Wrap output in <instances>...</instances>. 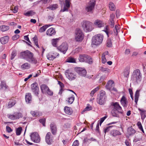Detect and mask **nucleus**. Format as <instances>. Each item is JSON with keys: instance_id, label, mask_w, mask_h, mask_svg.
Returning a JSON list of instances; mask_svg holds the SVG:
<instances>
[{"instance_id": "052dcab7", "label": "nucleus", "mask_w": 146, "mask_h": 146, "mask_svg": "<svg viewBox=\"0 0 146 146\" xmlns=\"http://www.w3.org/2000/svg\"><path fill=\"white\" fill-rule=\"evenodd\" d=\"M86 74V72L85 70L83 68H82V72L81 74H79L80 76H85Z\"/></svg>"}, {"instance_id": "37998d69", "label": "nucleus", "mask_w": 146, "mask_h": 146, "mask_svg": "<svg viewBox=\"0 0 146 146\" xmlns=\"http://www.w3.org/2000/svg\"><path fill=\"white\" fill-rule=\"evenodd\" d=\"M22 130V127H20L16 129V133L17 135H19L21 134V131Z\"/></svg>"}, {"instance_id": "0e129e2a", "label": "nucleus", "mask_w": 146, "mask_h": 146, "mask_svg": "<svg viewBox=\"0 0 146 146\" xmlns=\"http://www.w3.org/2000/svg\"><path fill=\"white\" fill-rule=\"evenodd\" d=\"M79 145V143L78 141L76 140L74 142L72 146H78Z\"/></svg>"}, {"instance_id": "473e14b6", "label": "nucleus", "mask_w": 146, "mask_h": 146, "mask_svg": "<svg viewBox=\"0 0 146 146\" xmlns=\"http://www.w3.org/2000/svg\"><path fill=\"white\" fill-rule=\"evenodd\" d=\"M9 29V26L3 25L0 27V30L2 31H5L8 30Z\"/></svg>"}, {"instance_id": "7c9ffc66", "label": "nucleus", "mask_w": 146, "mask_h": 146, "mask_svg": "<svg viewBox=\"0 0 146 146\" xmlns=\"http://www.w3.org/2000/svg\"><path fill=\"white\" fill-rule=\"evenodd\" d=\"M21 68L23 70L28 69L30 67V64L28 63H25L21 66Z\"/></svg>"}, {"instance_id": "f3484780", "label": "nucleus", "mask_w": 146, "mask_h": 146, "mask_svg": "<svg viewBox=\"0 0 146 146\" xmlns=\"http://www.w3.org/2000/svg\"><path fill=\"white\" fill-rule=\"evenodd\" d=\"M123 113V110L118 111L112 110L111 111V115L113 117H119V113L122 114Z\"/></svg>"}, {"instance_id": "1a4fd4ad", "label": "nucleus", "mask_w": 146, "mask_h": 146, "mask_svg": "<svg viewBox=\"0 0 146 146\" xmlns=\"http://www.w3.org/2000/svg\"><path fill=\"white\" fill-rule=\"evenodd\" d=\"M40 88L43 94H47L50 96H52L53 94L52 92L51 91L46 85L43 84L40 86Z\"/></svg>"}, {"instance_id": "c85d7f7f", "label": "nucleus", "mask_w": 146, "mask_h": 146, "mask_svg": "<svg viewBox=\"0 0 146 146\" xmlns=\"http://www.w3.org/2000/svg\"><path fill=\"white\" fill-rule=\"evenodd\" d=\"M55 78L57 80L58 82H64L65 80L63 78L62 75L60 74L59 75H56Z\"/></svg>"}, {"instance_id": "f03ea898", "label": "nucleus", "mask_w": 146, "mask_h": 146, "mask_svg": "<svg viewBox=\"0 0 146 146\" xmlns=\"http://www.w3.org/2000/svg\"><path fill=\"white\" fill-rule=\"evenodd\" d=\"M142 75L140 70L137 69L134 70L131 76V81L132 82H139L141 81Z\"/></svg>"}, {"instance_id": "e2e57ef3", "label": "nucleus", "mask_w": 146, "mask_h": 146, "mask_svg": "<svg viewBox=\"0 0 146 146\" xmlns=\"http://www.w3.org/2000/svg\"><path fill=\"white\" fill-rule=\"evenodd\" d=\"M67 8L65 6H64V7L63 8H62L61 10L60 11L61 12H64V11H68V8Z\"/></svg>"}, {"instance_id": "c03bdc74", "label": "nucleus", "mask_w": 146, "mask_h": 146, "mask_svg": "<svg viewBox=\"0 0 146 146\" xmlns=\"http://www.w3.org/2000/svg\"><path fill=\"white\" fill-rule=\"evenodd\" d=\"M114 83H107L106 86V88L108 90H110L112 87V85Z\"/></svg>"}, {"instance_id": "4be33fe9", "label": "nucleus", "mask_w": 146, "mask_h": 146, "mask_svg": "<svg viewBox=\"0 0 146 146\" xmlns=\"http://www.w3.org/2000/svg\"><path fill=\"white\" fill-rule=\"evenodd\" d=\"M56 33L55 30L53 28H51L48 29L46 32L47 35L49 36H52Z\"/></svg>"}, {"instance_id": "ea45409f", "label": "nucleus", "mask_w": 146, "mask_h": 146, "mask_svg": "<svg viewBox=\"0 0 146 146\" xmlns=\"http://www.w3.org/2000/svg\"><path fill=\"white\" fill-rule=\"evenodd\" d=\"M35 13L33 11H30L27 12L24 15L27 16H32L35 14Z\"/></svg>"}, {"instance_id": "a211bd4d", "label": "nucleus", "mask_w": 146, "mask_h": 146, "mask_svg": "<svg viewBox=\"0 0 146 146\" xmlns=\"http://www.w3.org/2000/svg\"><path fill=\"white\" fill-rule=\"evenodd\" d=\"M94 24L96 27L101 28L104 27L105 26V24L101 21L97 20L94 23Z\"/></svg>"}, {"instance_id": "b1692460", "label": "nucleus", "mask_w": 146, "mask_h": 146, "mask_svg": "<svg viewBox=\"0 0 146 146\" xmlns=\"http://www.w3.org/2000/svg\"><path fill=\"white\" fill-rule=\"evenodd\" d=\"M127 132L129 135L131 136L134 135L136 132V131L132 126H131L128 128Z\"/></svg>"}, {"instance_id": "2f4dec72", "label": "nucleus", "mask_w": 146, "mask_h": 146, "mask_svg": "<svg viewBox=\"0 0 146 146\" xmlns=\"http://www.w3.org/2000/svg\"><path fill=\"white\" fill-rule=\"evenodd\" d=\"M139 96V90H137L136 91L135 95V102L136 105L137 104V102L138 100Z\"/></svg>"}, {"instance_id": "6e6552de", "label": "nucleus", "mask_w": 146, "mask_h": 146, "mask_svg": "<svg viewBox=\"0 0 146 146\" xmlns=\"http://www.w3.org/2000/svg\"><path fill=\"white\" fill-rule=\"evenodd\" d=\"M96 1L94 0L90 1L85 8L86 11L88 12H92L94 8Z\"/></svg>"}, {"instance_id": "ddd939ff", "label": "nucleus", "mask_w": 146, "mask_h": 146, "mask_svg": "<svg viewBox=\"0 0 146 146\" xmlns=\"http://www.w3.org/2000/svg\"><path fill=\"white\" fill-rule=\"evenodd\" d=\"M53 137L51 136V134L50 132H48L45 136V141L48 145H51L52 143Z\"/></svg>"}, {"instance_id": "bf43d9fd", "label": "nucleus", "mask_w": 146, "mask_h": 146, "mask_svg": "<svg viewBox=\"0 0 146 146\" xmlns=\"http://www.w3.org/2000/svg\"><path fill=\"white\" fill-rule=\"evenodd\" d=\"M6 130L9 133H11L13 131V129L10 127L7 126L6 127Z\"/></svg>"}, {"instance_id": "a19ab883", "label": "nucleus", "mask_w": 146, "mask_h": 146, "mask_svg": "<svg viewBox=\"0 0 146 146\" xmlns=\"http://www.w3.org/2000/svg\"><path fill=\"white\" fill-rule=\"evenodd\" d=\"M129 70L128 69H125L123 73V74L125 77L127 78L129 76Z\"/></svg>"}, {"instance_id": "338daca9", "label": "nucleus", "mask_w": 146, "mask_h": 146, "mask_svg": "<svg viewBox=\"0 0 146 146\" xmlns=\"http://www.w3.org/2000/svg\"><path fill=\"white\" fill-rule=\"evenodd\" d=\"M137 124L138 128L140 129H142L143 127L141 122L140 121H138L137 123Z\"/></svg>"}, {"instance_id": "4468645a", "label": "nucleus", "mask_w": 146, "mask_h": 146, "mask_svg": "<svg viewBox=\"0 0 146 146\" xmlns=\"http://www.w3.org/2000/svg\"><path fill=\"white\" fill-rule=\"evenodd\" d=\"M65 74L66 77L70 80H74L76 78V76L74 74L69 72L68 70L65 71Z\"/></svg>"}, {"instance_id": "864d4df0", "label": "nucleus", "mask_w": 146, "mask_h": 146, "mask_svg": "<svg viewBox=\"0 0 146 146\" xmlns=\"http://www.w3.org/2000/svg\"><path fill=\"white\" fill-rule=\"evenodd\" d=\"M14 13H17L18 11V8L17 6H15L14 7H12L11 9Z\"/></svg>"}, {"instance_id": "a18cd8bd", "label": "nucleus", "mask_w": 146, "mask_h": 146, "mask_svg": "<svg viewBox=\"0 0 146 146\" xmlns=\"http://www.w3.org/2000/svg\"><path fill=\"white\" fill-rule=\"evenodd\" d=\"M114 126H110L104 129V136H105L106 133L108 132L110 130L111 128Z\"/></svg>"}, {"instance_id": "79ce46f5", "label": "nucleus", "mask_w": 146, "mask_h": 146, "mask_svg": "<svg viewBox=\"0 0 146 146\" xmlns=\"http://www.w3.org/2000/svg\"><path fill=\"white\" fill-rule=\"evenodd\" d=\"M99 89V88L98 86L94 90H92L90 93V95L91 96L93 97L94 94Z\"/></svg>"}, {"instance_id": "de8ad7c7", "label": "nucleus", "mask_w": 146, "mask_h": 146, "mask_svg": "<svg viewBox=\"0 0 146 146\" xmlns=\"http://www.w3.org/2000/svg\"><path fill=\"white\" fill-rule=\"evenodd\" d=\"M76 61L75 59L72 58H68L66 62H68L74 63Z\"/></svg>"}, {"instance_id": "09e8293b", "label": "nucleus", "mask_w": 146, "mask_h": 146, "mask_svg": "<svg viewBox=\"0 0 146 146\" xmlns=\"http://www.w3.org/2000/svg\"><path fill=\"white\" fill-rule=\"evenodd\" d=\"M39 121L41 123H42V125L44 126H45V122H46V119L45 118H42L40 119L39 120Z\"/></svg>"}, {"instance_id": "4c0bfd02", "label": "nucleus", "mask_w": 146, "mask_h": 146, "mask_svg": "<svg viewBox=\"0 0 146 146\" xmlns=\"http://www.w3.org/2000/svg\"><path fill=\"white\" fill-rule=\"evenodd\" d=\"M7 88L8 86L6 85L5 83H1L0 84V90H5Z\"/></svg>"}, {"instance_id": "bb28decb", "label": "nucleus", "mask_w": 146, "mask_h": 146, "mask_svg": "<svg viewBox=\"0 0 146 146\" xmlns=\"http://www.w3.org/2000/svg\"><path fill=\"white\" fill-rule=\"evenodd\" d=\"M138 110L141 112L140 115L141 116V119L143 120L146 117V111L139 108H138Z\"/></svg>"}, {"instance_id": "49530a36", "label": "nucleus", "mask_w": 146, "mask_h": 146, "mask_svg": "<svg viewBox=\"0 0 146 146\" xmlns=\"http://www.w3.org/2000/svg\"><path fill=\"white\" fill-rule=\"evenodd\" d=\"M55 56H53V55L52 53L49 54L47 56L48 59L50 60L54 59V58Z\"/></svg>"}, {"instance_id": "72a5a7b5", "label": "nucleus", "mask_w": 146, "mask_h": 146, "mask_svg": "<svg viewBox=\"0 0 146 146\" xmlns=\"http://www.w3.org/2000/svg\"><path fill=\"white\" fill-rule=\"evenodd\" d=\"M119 25H116L115 29L113 30L114 35H117L118 33L119 32Z\"/></svg>"}, {"instance_id": "4d7b16f0", "label": "nucleus", "mask_w": 146, "mask_h": 146, "mask_svg": "<svg viewBox=\"0 0 146 146\" xmlns=\"http://www.w3.org/2000/svg\"><path fill=\"white\" fill-rule=\"evenodd\" d=\"M101 70L103 72H107L108 73H109L110 72V70L108 68H102Z\"/></svg>"}, {"instance_id": "423d86ee", "label": "nucleus", "mask_w": 146, "mask_h": 146, "mask_svg": "<svg viewBox=\"0 0 146 146\" xmlns=\"http://www.w3.org/2000/svg\"><path fill=\"white\" fill-rule=\"evenodd\" d=\"M84 35L82 30L77 28L75 32V39L77 42H81L83 40Z\"/></svg>"}, {"instance_id": "680f3d73", "label": "nucleus", "mask_w": 146, "mask_h": 146, "mask_svg": "<svg viewBox=\"0 0 146 146\" xmlns=\"http://www.w3.org/2000/svg\"><path fill=\"white\" fill-rule=\"evenodd\" d=\"M107 45L109 47H111L112 46V43L110 40H108L107 41Z\"/></svg>"}, {"instance_id": "6e6d98bb", "label": "nucleus", "mask_w": 146, "mask_h": 146, "mask_svg": "<svg viewBox=\"0 0 146 146\" xmlns=\"http://www.w3.org/2000/svg\"><path fill=\"white\" fill-rule=\"evenodd\" d=\"M16 55V52L15 51H13L11 54V59L13 60L14 58L15 57Z\"/></svg>"}, {"instance_id": "8fccbe9b", "label": "nucleus", "mask_w": 146, "mask_h": 146, "mask_svg": "<svg viewBox=\"0 0 146 146\" xmlns=\"http://www.w3.org/2000/svg\"><path fill=\"white\" fill-rule=\"evenodd\" d=\"M70 0H65V3L64 5L67 8H69L70 7Z\"/></svg>"}, {"instance_id": "13d9d810", "label": "nucleus", "mask_w": 146, "mask_h": 146, "mask_svg": "<svg viewBox=\"0 0 146 146\" xmlns=\"http://www.w3.org/2000/svg\"><path fill=\"white\" fill-rule=\"evenodd\" d=\"M7 116L9 118L12 120H15V119L14 114V115H11V114H9L7 115Z\"/></svg>"}, {"instance_id": "774afa93", "label": "nucleus", "mask_w": 146, "mask_h": 146, "mask_svg": "<svg viewBox=\"0 0 146 146\" xmlns=\"http://www.w3.org/2000/svg\"><path fill=\"white\" fill-rule=\"evenodd\" d=\"M19 37V35H15L12 37V39L13 40H15L18 38Z\"/></svg>"}, {"instance_id": "20e7f679", "label": "nucleus", "mask_w": 146, "mask_h": 146, "mask_svg": "<svg viewBox=\"0 0 146 146\" xmlns=\"http://www.w3.org/2000/svg\"><path fill=\"white\" fill-rule=\"evenodd\" d=\"M107 96L105 91L101 90L100 92L99 97L97 98V102L100 105L104 104L106 101Z\"/></svg>"}, {"instance_id": "2eb2a0df", "label": "nucleus", "mask_w": 146, "mask_h": 146, "mask_svg": "<svg viewBox=\"0 0 146 146\" xmlns=\"http://www.w3.org/2000/svg\"><path fill=\"white\" fill-rule=\"evenodd\" d=\"M111 105L112 107V110H117L118 111L123 110L121 107L120 106L118 102H112L111 103Z\"/></svg>"}, {"instance_id": "aec40b11", "label": "nucleus", "mask_w": 146, "mask_h": 146, "mask_svg": "<svg viewBox=\"0 0 146 146\" xmlns=\"http://www.w3.org/2000/svg\"><path fill=\"white\" fill-rule=\"evenodd\" d=\"M121 104L124 107H126L128 105V102L126 98L124 96H123L120 100Z\"/></svg>"}, {"instance_id": "f257e3e1", "label": "nucleus", "mask_w": 146, "mask_h": 146, "mask_svg": "<svg viewBox=\"0 0 146 146\" xmlns=\"http://www.w3.org/2000/svg\"><path fill=\"white\" fill-rule=\"evenodd\" d=\"M33 55L32 52L28 50L20 53V56L22 58L26 60L30 63L35 64L37 62V60L33 57Z\"/></svg>"}, {"instance_id": "dca6fc26", "label": "nucleus", "mask_w": 146, "mask_h": 146, "mask_svg": "<svg viewBox=\"0 0 146 146\" xmlns=\"http://www.w3.org/2000/svg\"><path fill=\"white\" fill-rule=\"evenodd\" d=\"M50 127L52 134L54 135H56L57 131V128L56 124L54 123H51L50 125Z\"/></svg>"}, {"instance_id": "cd10ccee", "label": "nucleus", "mask_w": 146, "mask_h": 146, "mask_svg": "<svg viewBox=\"0 0 146 146\" xmlns=\"http://www.w3.org/2000/svg\"><path fill=\"white\" fill-rule=\"evenodd\" d=\"M74 100V96L73 95H71V96L68 98L66 101L70 104H72Z\"/></svg>"}, {"instance_id": "c9c22d12", "label": "nucleus", "mask_w": 146, "mask_h": 146, "mask_svg": "<svg viewBox=\"0 0 146 146\" xmlns=\"http://www.w3.org/2000/svg\"><path fill=\"white\" fill-rule=\"evenodd\" d=\"M109 7L111 11H114L115 9V6L112 2H110L109 4Z\"/></svg>"}, {"instance_id": "393cba45", "label": "nucleus", "mask_w": 146, "mask_h": 146, "mask_svg": "<svg viewBox=\"0 0 146 146\" xmlns=\"http://www.w3.org/2000/svg\"><path fill=\"white\" fill-rule=\"evenodd\" d=\"M16 103V101L15 100L13 99H10L7 106L8 108H11L14 106Z\"/></svg>"}, {"instance_id": "6ab92c4d", "label": "nucleus", "mask_w": 146, "mask_h": 146, "mask_svg": "<svg viewBox=\"0 0 146 146\" xmlns=\"http://www.w3.org/2000/svg\"><path fill=\"white\" fill-rule=\"evenodd\" d=\"M32 96L30 93H27L25 96V100L27 103H31L32 102Z\"/></svg>"}, {"instance_id": "f704fd0d", "label": "nucleus", "mask_w": 146, "mask_h": 146, "mask_svg": "<svg viewBox=\"0 0 146 146\" xmlns=\"http://www.w3.org/2000/svg\"><path fill=\"white\" fill-rule=\"evenodd\" d=\"M58 8V5L56 4L51 5L47 7V8L51 10H54Z\"/></svg>"}, {"instance_id": "69168bd1", "label": "nucleus", "mask_w": 146, "mask_h": 146, "mask_svg": "<svg viewBox=\"0 0 146 146\" xmlns=\"http://www.w3.org/2000/svg\"><path fill=\"white\" fill-rule=\"evenodd\" d=\"M102 63L104 64L106 62V59L105 56L102 55Z\"/></svg>"}, {"instance_id": "f8f14e48", "label": "nucleus", "mask_w": 146, "mask_h": 146, "mask_svg": "<svg viewBox=\"0 0 146 146\" xmlns=\"http://www.w3.org/2000/svg\"><path fill=\"white\" fill-rule=\"evenodd\" d=\"M31 87L32 92L35 95L37 96L39 92L37 83H33L31 85Z\"/></svg>"}, {"instance_id": "e433bc0d", "label": "nucleus", "mask_w": 146, "mask_h": 146, "mask_svg": "<svg viewBox=\"0 0 146 146\" xmlns=\"http://www.w3.org/2000/svg\"><path fill=\"white\" fill-rule=\"evenodd\" d=\"M14 114L15 119H19L22 117V114L21 113L16 112Z\"/></svg>"}, {"instance_id": "58836bf2", "label": "nucleus", "mask_w": 146, "mask_h": 146, "mask_svg": "<svg viewBox=\"0 0 146 146\" xmlns=\"http://www.w3.org/2000/svg\"><path fill=\"white\" fill-rule=\"evenodd\" d=\"M59 40V39L55 38L53 39L52 40V45L54 47L57 46V43Z\"/></svg>"}, {"instance_id": "5fc2aeb1", "label": "nucleus", "mask_w": 146, "mask_h": 146, "mask_svg": "<svg viewBox=\"0 0 146 146\" xmlns=\"http://www.w3.org/2000/svg\"><path fill=\"white\" fill-rule=\"evenodd\" d=\"M92 109V108L91 106H87L86 108L84 109L83 111H82L84 112L86 111H90Z\"/></svg>"}, {"instance_id": "39448f33", "label": "nucleus", "mask_w": 146, "mask_h": 146, "mask_svg": "<svg viewBox=\"0 0 146 146\" xmlns=\"http://www.w3.org/2000/svg\"><path fill=\"white\" fill-rule=\"evenodd\" d=\"M103 36L98 34L93 36L92 38V44L98 45L100 44L103 41Z\"/></svg>"}, {"instance_id": "7ed1b4c3", "label": "nucleus", "mask_w": 146, "mask_h": 146, "mask_svg": "<svg viewBox=\"0 0 146 146\" xmlns=\"http://www.w3.org/2000/svg\"><path fill=\"white\" fill-rule=\"evenodd\" d=\"M82 26L83 30L86 32L91 31L94 29L93 23L87 21H83L82 23Z\"/></svg>"}, {"instance_id": "603ef678", "label": "nucleus", "mask_w": 146, "mask_h": 146, "mask_svg": "<svg viewBox=\"0 0 146 146\" xmlns=\"http://www.w3.org/2000/svg\"><path fill=\"white\" fill-rule=\"evenodd\" d=\"M82 68H78L75 69V70L76 72L79 75L81 74L82 72Z\"/></svg>"}, {"instance_id": "412c9836", "label": "nucleus", "mask_w": 146, "mask_h": 146, "mask_svg": "<svg viewBox=\"0 0 146 146\" xmlns=\"http://www.w3.org/2000/svg\"><path fill=\"white\" fill-rule=\"evenodd\" d=\"M110 133L111 135L114 137L121 135V133L119 131L115 129L111 130L110 131Z\"/></svg>"}, {"instance_id": "c756f323", "label": "nucleus", "mask_w": 146, "mask_h": 146, "mask_svg": "<svg viewBox=\"0 0 146 146\" xmlns=\"http://www.w3.org/2000/svg\"><path fill=\"white\" fill-rule=\"evenodd\" d=\"M51 25H52L50 24L46 25L41 27L39 30V32L40 33H42L47 28Z\"/></svg>"}, {"instance_id": "5701e85b", "label": "nucleus", "mask_w": 146, "mask_h": 146, "mask_svg": "<svg viewBox=\"0 0 146 146\" xmlns=\"http://www.w3.org/2000/svg\"><path fill=\"white\" fill-rule=\"evenodd\" d=\"M64 111L65 113L69 115H71L73 113V111L72 109L67 106H65L64 108Z\"/></svg>"}, {"instance_id": "3c124183", "label": "nucleus", "mask_w": 146, "mask_h": 146, "mask_svg": "<svg viewBox=\"0 0 146 146\" xmlns=\"http://www.w3.org/2000/svg\"><path fill=\"white\" fill-rule=\"evenodd\" d=\"M37 38V36H35L33 38V40L34 41V43L36 46L37 47H39V46L38 43Z\"/></svg>"}, {"instance_id": "0eeeda50", "label": "nucleus", "mask_w": 146, "mask_h": 146, "mask_svg": "<svg viewBox=\"0 0 146 146\" xmlns=\"http://www.w3.org/2000/svg\"><path fill=\"white\" fill-rule=\"evenodd\" d=\"M78 59L80 62H85L90 64H91L93 62V61L91 57L86 54H80Z\"/></svg>"}, {"instance_id": "9d476101", "label": "nucleus", "mask_w": 146, "mask_h": 146, "mask_svg": "<svg viewBox=\"0 0 146 146\" xmlns=\"http://www.w3.org/2000/svg\"><path fill=\"white\" fill-rule=\"evenodd\" d=\"M30 137L31 140L35 143H38L40 141V137L37 132L31 133L30 135Z\"/></svg>"}, {"instance_id": "9b49d317", "label": "nucleus", "mask_w": 146, "mask_h": 146, "mask_svg": "<svg viewBox=\"0 0 146 146\" xmlns=\"http://www.w3.org/2000/svg\"><path fill=\"white\" fill-rule=\"evenodd\" d=\"M68 46L67 42L62 43V44L59 46L57 49L61 52L64 54H65L68 49Z\"/></svg>"}, {"instance_id": "a878e982", "label": "nucleus", "mask_w": 146, "mask_h": 146, "mask_svg": "<svg viewBox=\"0 0 146 146\" xmlns=\"http://www.w3.org/2000/svg\"><path fill=\"white\" fill-rule=\"evenodd\" d=\"M9 39V37L6 36L2 37L0 39V41L2 44H5L8 42Z\"/></svg>"}]
</instances>
